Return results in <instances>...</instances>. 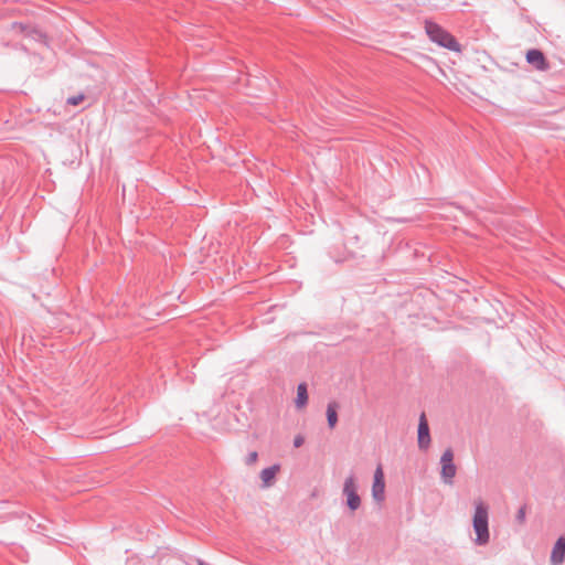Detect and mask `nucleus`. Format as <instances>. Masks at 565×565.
<instances>
[{
  "instance_id": "f257e3e1",
  "label": "nucleus",
  "mask_w": 565,
  "mask_h": 565,
  "mask_svg": "<svg viewBox=\"0 0 565 565\" xmlns=\"http://www.w3.org/2000/svg\"><path fill=\"white\" fill-rule=\"evenodd\" d=\"M425 30L434 43H437L438 45L448 49L454 52H460L461 45L456 40V38L450 34L448 31L443 29L439 24L433 22V21H426L425 22Z\"/></svg>"
},
{
  "instance_id": "f03ea898",
  "label": "nucleus",
  "mask_w": 565,
  "mask_h": 565,
  "mask_svg": "<svg viewBox=\"0 0 565 565\" xmlns=\"http://www.w3.org/2000/svg\"><path fill=\"white\" fill-rule=\"evenodd\" d=\"M473 530L477 534L476 544L486 545L489 542V514L488 505L481 500L476 502V511L473 515Z\"/></svg>"
},
{
  "instance_id": "7ed1b4c3",
  "label": "nucleus",
  "mask_w": 565,
  "mask_h": 565,
  "mask_svg": "<svg viewBox=\"0 0 565 565\" xmlns=\"http://www.w3.org/2000/svg\"><path fill=\"white\" fill-rule=\"evenodd\" d=\"M342 493L347 499V507L352 511H356L361 507V498L358 494L356 479L353 473L348 476L343 483Z\"/></svg>"
},
{
  "instance_id": "20e7f679",
  "label": "nucleus",
  "mask_w": 565,
  "mask_h": 565,
  "mask_svg": "<svg viewBox=\"0 0 565 565\" xmlns=\"http://www.w3.org/2000/svg\"><path fill=\"white\" fill-rule=\"evenodd\" d=\"M441 471L440 477L446 484H452L454 478L457 472V467L454 463V451L447 448L440 458Z\"/></svg>"
},
{
  "instance_id": "39448f33",
  "label": "nucleus",
  "mask_w": 565,
  "mask_h": 565,
  "mask_svg": "<svg viewBox=\"0 0 565 565\" xmlns=\"http://www.w3.org/2000/svg\"><path fill=\"white\" fill-rule=\"evenodd\" d=\"M525 60L536 71L546 72L551 68L550 62L539 49L529 50L525 54Z\"/></svg>"
},
{
  "instance_id": "423d86ee",
  "label": "nucleus",
  "mask_w": 565,
  "mask_h": 565,
  "mask_svg": "<svg viewBox=\"0 0 565 565\" xmlns=\"http://www.w3.org/2000/svg\"><path fill=\"white\" fill-rule=\"evenodd\" d=\"M11 30L18 34H22L26 38H31L36 41L45 40V34L38 28L30 25V24H24L21 22H13L11 24Z\"/></svg>"
},
{
  "instance_id": "0eeeda50",
  "label": "nucleus",
  "mask_w": 565,
  "mask_h": 565,
  "mask_svg": "<svg viewBox=\"0 0 565 565\" xmlns=\"http://www.w3.org/2000/svg\"><path fill=\"white\" fill-rule=\"evenodd\" d=\"M372 497L377 502H382L385 499V481L383 469L381 466H379L374 472Z\"/></svg>"
},
{
  "instance_id": "6e6552de",
  "label": "nucleus",
  "mask_w": 565,
  "mask_h": 565,
  "mask_svg": "<svg viewBox=\"0 0 565 565\" xmlns=\"http://www.w3.org/2000/svg\"><path fill=\"white\" fill-rule=\"evenodd\" d=\"M430 445L429 426L425 413H422L418 423V447L422 450L428 449Z\"/></svg>"
},
{
  "instance_id": "1a4fd4ad",
  "label": "nucleus",
  "mask_w": 565,
  "mask_h": 565,
  "mask_svg": "<svg viewBox=\"0 0 565 565\" xmlns=\"http://www.w3.org/2000/svg\"><path fill=\"white\" fill-rule=\"evenodd\" d=\"M565 561V537L559 536L555 542L552 554H551V563L553 565H561Z\"/></svg>"
},
{
  "instance_id": "9d476101",
  "label": "nucleus",
  "mask_w": 565,
  "mask_h": 565,
  "mask_svg": "<svg viewBox=\"0 0 565 565\" xmlns=\"http://www.w3.org/2000/svg\"><path fill=\"white\" fill-rule=\"evenodd\" d=\"M280 471V465L276 463L260 471L262 488L266 489L275 483L276 475Z\"/></svg>"
},
{
  "instance_id": "9b49d317",
  "label": "nucleus",
  "mask_w": 565,
  "mask_h": 565,
  "mask_svg": "<svg viewBox=\"0 0 565 565\" xmlns=\"http://www.w3.org/2000/svg\"><path fill=\"white\" fill-rule=\"evenodd\" d=\"M338 408L339 404L333 401L330 402L327 406V422L330 429H333L337 426L338 423Z\"/></svg>"
},
{
  "instance_id": "f8f14e48",
  "label": "nucleus",
  "mask_w": 565,
  "mask_h": 565,
  "mask_svg": "<svg viewBox=\"0 0 565 565\" xmlns=\"http://www.w3.org/2000/svg\"><path fill=\"white\" fill-rule=\"evenodd\" d=\"M307 403H308L307 384L300 383L297 387L296 406L298 408H301V407L306 406Z\"/></svg>"
},
{
  "instance_id": "ddd939ff",
  "label": "nucleus",
  "mask_w": 565,
  "mask_h": 565,
  "mask_svg": "<svg viewBox=\"0 0 565 565\" xmlns=\"http://www.w3.org/2000/svg\"><path fill=\"white\" fill-rule=\"evenodd\" d=\"M525 519H526V505L524 504V505L520 507V509L518 510L515 520L518 521V523L523 524L525 522Z\"/></svg>"
},
{
  "instance_id": "4468645a",
  "label": "nucleus",
  "mask_w": 565,
  "mask_h": 565,
  "mask_svg": "<svg viewBox=\"0 0 565 565\" xmlns=\"http://www.w3.org/2000/svg\"><path fill=\"white\" fill-rule=\"evenodd\" d=\"M84 100V95L79 94L76 96L68 97L66 103L72 106H77Z\"/></svg>"
},
{
  "instance_id": "2eb2a0df",
  "label": "nucleus",
  "mask_w": 565,
  "mask_h": 565,
  "mask_svg": "<svg viewBox=\"0 0 565 565\" xmlns=\"http://www.w3.org/2000/svg\"><path fill=\"white\" fill-rule=\"evenodd\" d=\"M257 459H258V452L257 451H250L247 455L246 459H245V463L247 466H252V465H254L257 461Z\"/></svg>"
},
{
  "instance_id": "dca6fc26",
  "label": "nucleus",
  "mask_w": 565,
  "mask_h": 565,
  "mask_svg": "<svg viewBox=\"0 0 565 565\" xmlns=\"http://www.w3.org/2000/svg\"><path fill=\"white\" fill-rule=\"evenodd\" d=\"M303 443H305V438H303L301 435H297V436L295 437V439H294V446H295L296 448L301 447V446L303 445Z\"/></svg>"
}]
</instances>
